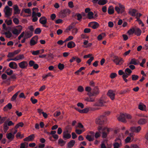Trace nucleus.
Here are the masks:
<instances>
[{
  "label": "nucleus",
  "instance_id": "1",
  "mask_svg": "<svg viewBox=\"0 0 148 148\" xmlns=\"http://www.w3.org/2000/svg\"><path fill=\"white\" fill-rule=\"evenodd\" d=\"M32 21L33 22L37 21L38 20V18L40 17L41 16L40 13L38 12V9L37 8H34L32 9Z\"/></svg>",
  "mask_w": 148,
  "mask_h": 148
},
{
  "label": "nucleus",
  "instance_id": "2",
  "mask_svg": "<svg viewBox=\"0 0 148 148\" xmlns=\"http://www.w3.org/2000/svg\"><path fill=\"white\" fill-rule=\"evenodd\" d=\"M97 129L99 131L101 130L103 131L102 133V137L103 138H106L107 136V134L112 130V129L110 128L106 127H103L101 126H99Z\"/></svg>",
  "mask_w": 148,
  "mask_h": 148
},
{
  "label": "nucleus",
  "instance_id": "3",
  "mask_svg": "<svg viewBox=\"0 0 148 148\" xmlns=\"http://www.w3.org/2000/svg\"><path fill=\"white\" fill-rule=\"evenodd\" d=\"M107 121V119L106 116L104 115H102L97 117L95 120V123L97 125H101L105 123Z\"/></svg>",
  "mask_w": 148,
  "mask_h": 148
},
{
  "label": "nucleus",
  "instance_id": "4",
  "mask_svg": "<svg viewBox=\"0 0 148 148\" xmlns=\"http://www.w3.org/2000/svg\"><path fill=\"white\" fill-rule=\"evenodd\" d=\"M23 29V27L21 25L17 26L12 30V33L14 34L17 36L20 33Z\"/></svg>",
  "mask_w": 148,
  "mask_h": 148
},
{
  "label": "nucleus",
  "instance_id": "5",
  "mask_svg": "<svg viewBox=\"0 0 148 148\" xmlns=\"http://www.w3.org/2000/svg\"><path fill=\"white\" fill-rule=\"evenodd\" d=\"M4 12L5 17L8 18L12 15V8L8 6H6L4 9Z\"/></svg>",
  "mask_w": 148,
  "mask_h": 148
},
{
  "label": "nucleus",
  "instance_id": "6",
  "mask_svg": "<svg viewBox=\"0 0 148 148\" xmlns=\"http://www.w3.org/2000/svg\"><path fill=\"white\" fill-rule=\"evenodd\" d=\"M119 7L116 6L115 8L116 11L118 14H121L125 10V7L123 5L119 3L118 4Z\"/></svg>",
  "mask_w": 148,
  "mask_h": 148
},
{
  "label": "nucleus",
  "instance_id": "7",
  "mask_svg": "<svg viewBox=\"0 0 148 148\" xmlns=\"http://www.w3.org/2000/svg\"><path fill=\"white\" fill-rule=\"evenodd\" d=\"M113 61L116 65H121L124 62V60L122 58L117 56L114 57Z\"/></svg>",
  "mask_w": 148,
  "mask_h": 148
},
{
  "label": "nucleus",
  "instance_id": "8",
  "mask_svg": "<svg viewBox=\"0 0 148 148\" xmlns=\"http://www.w3.org/2000/svg\"><path fill=\"white\" fill-rule=\"evenodd\" d=\"M96 92H93L91 93L90 91L91 90V88L89 86L86 87L85 88V90L86 91L88 92V95L89 96L91 97L95 95L98 94L99 93V91L97 88H96Z\"/></svg>",
  "mask_w": 148,
  "mask_h": 148
},
{
  "label": "nucleus",
  "instance_id": "9",
  "mask_svg": "<svg viewBox=\"0 0 148 148\" xmlns=\"http://www.w3.org/2000/svg\"><path fill=\"white\" fill-rule=\"evenodd\" d=\"M115 142L113 144L114 148H119L122 145L121 138H117L115 140Z\"/></svg>",
  "mask_w": 148,
  "mask_h": 148
},
{
  "label": "nucleus",
  "instance_id": "10",
  "mask_svg": "<svg viewBox=\"0 0 148 148\" xmlns=\"http://www.w3.org/2000/svg\"><path fill=\"white\" fill-rule=\"evenodd\" d=\"M108 96L110 97L112 100H113L114 99V97L115 96V91L110 90H109L107 93Z\"/></svg>",
  "mask_w": 148,
  "mask_h": 148
},
{
  "label": "nucleus",
  "instance_id": "11",
  "mask_svg": "<svg viewBox=\"0 0 148 148\" xmlns=\"http://www.w3.org/2000/svg\"><path fill=\"white\" fill-rule=\"evenodd\" d=\"M88 25L89 27L93 29H95L97 28L99 26V24L95 22H92L89 23Z\"/></svg>",
  "mask_w": 148,
  "mask_h": 148
},
{
  "label": "nucleus",
  "instance_id": "12",
  "mask_svg": "<svg viewBox=\"0 0 148 148\" xmlns=\"http://www.w3.org/2000/svg\"><path fill=\"white\" fill-rule=\"evenodd\" d=\"M18 65L21 68L24 69L27 67L28 63L26 61H23L19 63Z\"/></svg>",
  "mask_w": 148,
  "mask_h": 148
},
{
  "label": "nucleus",
  "instance_id": "13",
  "mask_svg": "<svg viewBox=\"0 0 148 148\" xmlns=\"http://www.w3.org/2000/svg\"><path fill=\"white\" fill-rule=\"evenodd\" d=\"M14 8V14H20L21 10L19 9L17 5H15L13 6Z\"/></svg>",
  "mask_w": 148,
  "mask_h": 148
},
{
  "label": "nucleus",
  "instance_id": "14",
  "mask_svg": "<svg viewBox=\"0 0 148 148\" xmlns=\"http://www.w3.org/2000/svg\"><path fill=\"white\" fill-rule=\"evenodd\" d=\"M141 129L140 126L132 127L130 128V130L133 132L138 133L140 131Z\"/></svg>",
  "mask_w": 148,
  "mask_h": 148
},
{
  "label": "nucleus",
  "instance_id": "15",
  "mask_svg": "<svg viewBox=\"0 0 148 148\" xmlns=\"http://www.w3.org/2000/svg\"><path fill=\"white\" fill-rule=\"evenodd\" d=\"M38 38L37 36H34L31 39L30 42V44L31 46H33L37 42Z\"/></svg>",
  "mask_w": 148,
  "mask_h": 148
},
{
  "label": "nucleus",
  "instance_id": "16",
  "mask_svg": "<svg viewBox=\"0 0 148 148\" xmlns=\"http://www.w3.org/2000/svg\"><path fill=\"white\" fill-rule=\"evenodd\" d=\"M7 138L10 141H12L14 139V136L12 133H7L6 134Z\"/></svg>",
  "mask_w": 148,
  "mask_h": 148
},
{
  "label": "nucleus",
  "instance_id": "17",
  "mask_svg": "<svg viewBox=\"0 0 148 148\" xmlns=\"http://www.w3.org/2000/svg\"><path fill=\"white\" fill-rule=\"evenodd\" d=\"M9 66L12 69H16L18 67V65L16 62H12L9 63Z\"/></svg>",
  "mask_w": 148,
  "mask_h": 148
},
{
  "label": "nucleus",
  "instance_id": "18",
  "mask_svg": "<svg viewBox=\"0 0 148 148\" xmlns=\"http://www.w3.org/2000/svg\"><path fill=\"white\" fill-rule=\"evenodd\" d=\"M137 12V10L135 9H130L128 13L132 16H136V14Z\"/></svg>",
  "mask_w": 148,
  "mask_h": 148
},
{
  "label": "nucleus",
  "instance_id": "19",
  "mask_svg": "<svg viewBox=\"0 0 148 148\" xmlns=\"http://www.w3.org/2000/svg\"><path fill=\"white\" fill-rule=\"evenodd\" d=\"M106 102L103 100H100L98 103L94 104L95 106H102L104 105Z\"/></svg>",
  "mask_w": 148,
  "mask_h": 148
},
{
  "label": "nucleus",
  "instance_id": "20",
  "mask_svg": "<svg viewBox=\"0 0 148 148\" xmlns=\"http://www.w3.org/2000/svg\"><path fill=\"white\" fill-rule=\"evenodd\" d=\"M71 137V135L68 133V131H65L63 132V137L65 139L70 138Z\"/></svg>",
  "mask_w": 148,
  "mask_h": 148
},
{
  "label": "nucleus",
  "instance_id": "21",
  "mask_svg": "<svg viewBox=\"0 0 148 148\" xmlns=\"http://www.w3.org/2000/svg\"><path fill=\"white\" fill-rule=\"evenodd\" d=\"M34 134H32L24 138L23 140L24 141H32L34 139Z\"/></svg>",
  "mask_w": 148,
  "mask_h": 148
},
{
  "label": "nucleus",
  "instance_id": "22",
  "mask_svg": "<svg viewBox=\"0 0 148 148\" xmlns=\"http://www.w3.org/2000/svg\"><path fill=\"white\" fill-rule=\"evenodd\" d=\"M117 119L119 121L124 122H125V114H121L118 116Z\"/></svg>",
  "mask_w": 148,
  "mask_h": 148
},
{
  "label": "nucleus",
  "instance_id": "23",
  "mask_svg": "<svg viewBox=\"0 0 148 148\" xmlns=\"http://www.w3.org/2000/svg\"><path fill=\"white\" fill-rule=\"evenodd\" d=\"M39 22L41 24L45 25L47 23V19L45 16H42L40 18Z\"/></svg>",
  "mask_w": 148,
  "mask_h": 148
},
{
  "label": "nucleus",
  "instance_id": "24",
  "mask_svg": "<svg viewBox=\"0 0 148 148\" xmlns=\"http://www.w3.org/2000/svg\"><path fill=\"white\" fill-rule=\"evenodd\" d=\"M25 58L24 55L23 54L18 55L14 58V61H17L19 60H22Z\"/></svg>",
  "mask_w": 148,
  "mask_h": 148
},
{
  "label": "nucleus",
  "instance_id": "25",
  "mask_svg": "<svg viewBox=\"0 0 148 148\" xmlns=\"http://www.w3.org/2000/svg\"><path fill=\"white\" fill-rule=\"evenodd\" d=\"M76 46L75 43L73 41H71L68 42L67 44V47L71 49L74 47Z\"/></svg>",
  "mask_w": 148,
  "mask_h": 148
},
{
  "label": "nucleus",
  "instance_id": "26",
  "mask_svg": "<svg viewBox=\"0 0 148 148\" xmlns=\"http://www.w3.org/2000/svg\"><path fill=\"white\" fill-rule=\"evenodd\" d=\"M139 63V61L135 58H132L130 60L129 63L130 64H133L135 65L138 64Z\"/></svg>",
  "mask_w": 148,
  "mask_h": 148
},
{
  "label": "nucleus",
  "instance_id": "27",
  "mask_svg": "<svg viewBox=\"0 0 148 148\" xmlns=\"http://www.w3.org/2000/svg\"><path fill=\"white\" fill-rule=\"evenodd\" d=\"M7 38H10L12 36V33L9 31L4 32L3 34Z\"/></svg>",
  "mask_w": 148,
  "mask_h": 148
},
{
  "label": "nucleus",
  "instance_id": "28",
  "mask_svg": "<svg viewBox=\"0 0 148 148\" xmlns=\"http://www.w3.org/2000/svg\"><path fill=\"white\" fill-rule=\"evenodd\" d=\"M108 13L109 14H112L114 13V8L113 6H110L108 9Z\"/></svg>",
  "mask_w": 148,
  "mask_h": 148
},
{
  "label": "nucleus",
  "instance_id": "29",
  "mask_svg": "<svg viewBox=\"0 0 148 148\" xmlns=\"http://www.w3.org/2000/svg\"><path fill=\"white\" fill-rule=\"evenodd\" d=\"M86 138L89 141H93L94 139V136L88 135L86 136Z\"/></svg>",
  "mask_w": 148,
  "mask_h": 148
},
{
  "label": "nucleus",
  "instance_id": "30",
  "mask_svg": "<svg viewBox=\"0 0 148 148\" xmlns=\"http://www.w3.org/2000/svg\"><path fill=\"white\" fill-rule=\"evenodd\" d=\"M12 107V104L10 103H8L7 105L5 106L3 108V110L4 111H7L8 110L10 109Z\"/></svg>",
  "mask_w": 148,
  "mask_h": 148
},
{
  "label": "nucleus",
  "instance_id": "31",
  "mask_svg": "<svg viewBox=\"0 0 148 148\" xmlns=\"http://www.w3.org/2000/svg\"><path fill=\"white\" fill-rule=\"evenodd\" d=\"M88 40H84L83 42L84 45H85V46H84L85 48H87L88 47H90L92 45L91 43H88Z\"/></svg>",
  "mask_w": 148,
  "mask_h": 148
},
{
  "label": "nucleus",
  "instance_id": "32",
  "mask_svg": "<svg viewBox=\"0 0 148 148\" xmlns=\"http://www.w3.org/2000/svg\"><path fill=\"white\" fill-rule=\"evenodd\" d=\"M142 33L141 30L139 28H136L135 29V33L137 36H139Z\"/></svg>",
  "mask_w": 148,
  "mask_h": 148
},
{
  "label": "nucleus",
  "instance_id": "33",
  "mask_svg": "<svg viewBox=\"0 0 148 148\" xmlns=\"http://www.w3.org/2000/svg\"><path fill=\"white\" fill-rule=\"evenodd\" d=\"M50 77L52 78L54 77V76L51 73H49L42 76V77L43 79L46 78L48 77Z\"/></svg>",
  "mask_w": 148,
  "mask_h": 148
},
{
  "label": "nucleus",
  "instance_id": "34",
  "mask_svg": "<svg viewBox=\"0 0 148 148\" xmlns=\"http://www.w3.org/2000/svg\"><path fill=\"white\" fill-rule=\"evenodd\" d=\"M20 92V91L19 90L16 92L12 97L11 99V101H14L18 94Z\"/></svg>",
  "mask_w": 148,
  "mask_h": 148
},
{
  "label": "nucleus",
  "instance_id": "35",
  "mask_svg": "<svg viewBox=\"0 0 148 148\" xmlns=\"http://www.w3.org/2000/svg\"><path fill=\"white\" fill-rule=\"evenodd\" d=\"M108 2L107 0H99L98 4L101 5H105Z\"/></svg>",
  "mask_w": 148,
  "mask_h": 148
},
{
  "label": "nucleus",
  "instance_id": "36",
  "mask_svg": "<svg viewBox=\"0 0 148 148\" xmlns=\"http://www.w3.org/2000/svg\"><path fill=\"white\" fill-rule=\"evenodd\" d=\"M75 141L74 140H71L68 144V147H69L71 148L74 145Z\"/></svg>",
  "mask_w": 148,
  "mask_h": 148
},
{
  "label": "nucleus",
  "instance_id": "37",
  "mask_svg": "<svg viewBox=\"0 0 148 148\" xmlns=\"http://www.w3.org/2000/svg\"><path fill=\"white\" fill-rule=\"evenodd\" d=\"M88 17L89 19L94 18L93 13L92 12H90L88 13Z\"/></svg>",
  "mask_w": 148,
  "mask_h": 148
},
{
  "label": "nucleus",
  "instance_id": "38",
  "mask_svg": "<svg viewBox=\"0 0 148 148\" xmlns=\"http://www.w3.org/2000/svg\"><path fill=\"white\" fill-rule=\"evenodd\" d=\"M65 142L62 139H60L58 141V144L61 146H63L65 144Z\"/></svg>",
  "mask_w": 148,
  "mask_h": 148
},
{
  "label": "nucleus",
  "instance_id": "39",
  "mask_svg": "<svg viewBox=\"0 0 148 148\" xmlns=\"http://www.w3.org/2000/svg\"><path fill=\"white\" fill-rule=\"evenodd\" d=\"M5 72L8 75H11L13 73V71L10 68L7 69Z\"/></svg>",
  "mask_w": 148,
  "mask_h": 148
},
{
  "label": "nucleus",
  "instance_id": "40",
  "mask_svg": "<svg viewBox=\"0 0 148 148\" xmlns=\"http://www.w3.org/2000/svg\"><path fill=\"white\" fill-rule=\"evenodd\" d=\"M5 22L8 26L11 25L12 24V22L11 19H6L5 20Z\"/></svg>",
  "mask_w": 148,
  "mask_h": 148
},
{
  "label": "nucleus",
  "instance_id": "41",
  "mask_svg": "<svg viewBox=\"0 0 148 148\" xmlns=\"http://www.w3.org/2000/svg\"><path fill=\"white\" fill-rule=\"evenodd\" d=\"M8 129L9 127L7 125V122H5L3 125V130L5 133L7 132Z\"/></svg>",
  "mask_w": 148,
  "mask_h": 148
},
{
  "label": "nucleus",
  "instance_id": "42",
  "mask_svg": "<svg viewBox=\"0 0 148 148\" xmlns=\"http://www.w3.org/2000/svg\"><path fill=\"white\" fill-rule=\"evenodd\" d=\"M78 29L76 27H73L71 30L72 34L73 35H75L78 32Z\"/></svg>",
  "mask_w": 148,
  "mask_h": 148
},
{
  "label": "nucleus",
  "instance_id": "43",
  "mask_svg": "<svg viewBox=\"0 0 148 148\" xmlns=\"http://www.w3.org/2000/svg\"><path fill=\"white\" fill-rule=\"evenodd\" d=\"M146 122V120L145 119H141L138 121V123L139 124H145Z\"/></svg>",
  "mask_w": 148,
  "mask_h": 148
},
{
  "label": "nucleus",
  "instance_id": "44",
  "mask_svg": "<svg viewBox=\"0 0 148 148\" xmlns=\"http://www.w3.org/2000/svg\"><path fill=\"white\" fill-rule=\"evenodd\" d=\"M105 34L104 33H102L101 34H99L97 37V39L99 40H102L103 37L105 36Z\"/></svg>",
  "mask_w": 148,
  "mask_h": 148
},
{
  "label": "nucleus",
  "instance_id": "45",
  "mask_svg": "<svg viewBox=\"0 0 148 148\" xmlns=\"http://www.w3.org/2000/svg\"><path fill=\"white\" fill-rule=\"evenodd\" d=\"M146 108V106L143 104H140L138 106V108L141 110H145Z\"/></svg>",
  "mask_w": 148,
  "mask_h": 148
},
{
  "label": "nucleus",
  "instance_id": "46",
  "mask_svg": "<svg viewBox=\"0 0 148 148\" xmlns=\"http://www.w3.org/2000/svg\"><path fill=\"white\" fill-rule=\"evenodd\" d=\"M135 32V29L133 28L130 29L127 32L128 34L130 35L133 34Z\"/></svg>",
  "mask_w": 148,
  "mask_h": 148
},
{
  "label": "nucleus",
  "instance_id": "47",
  "mask_svg": "<svg viewBox=\"0 0 148 148\" xmlns=\"http://www.w3.org/2000/svg\"><path fill=\"white\" fill-rule=\"evenodd\" d=\"M85 129H83L82 130H78V129H76L75 130V132L76 133L78 134H82V133L84 132V131H85Z\"/></svg>",
  "mask_w": 148,
  "mask_h": 148
},
{
  "label": "nucleus",
  "instance_id": "48",
  "mask_svg": "<svg viewBox=\"0 0 148 148\" xmlns=\"http://www.w3.org/2000/svg\"><path fill=\"white\" fill-rule=\"evenodd\" d=\"M15 55L13 52H10L8 53L7 57L9 58H13V57Z\"/></svg>",
  "mask_w": 148,
  "mask_h": 148
},
{
  "label": "nucleus",
  "instance_id": "49",
  "mask_svg": "<svg viewBox=\"0 0 148 148\" xmlns=\"http://www.w3.org/2000/svg\"><path fill=\"white\" fill-rule=\"evenodd\" d=\"M24 125V124L23 123L21 122L17 124L15 127L16 129H17L19 127H22Z\"/></svg>",
  "mask_w": 148,
  "mask_h": 148
},
{
  "label": "nucleus",
  "instance_id": "50",
  "mask_svg": "<svg viewBox=\"0 0 148 148\" xmlns=\"http://www.w3.org/2000/svg\"><path fill=\"white\" fill-rule=\"evenodd\" d=\"M132 71L129 68H127L125 70V73L130 75L132 73Z\"/></svg>",
  "mask_w": 148,
  "mask_h": 148
},
{
  "label": "nucleus",
  "instance_id": "51",
  "mask_svg": "<svg viewBox=\"0 0 148 148\" xmlns=\"http://www.w3.org/2000/svg\"><path fill=\"white\" fill-rule=\"evenodd\" d=\"M13 22L16 25L19 24V19L16 18H14L13 19Z\"/></svg>",
  "mask_w": 148,
  "mask_h": 148
},
{
  "label": "nucleus",
  "instance_id": "52",
  "mask_svg": "<svg viewBox=\"0 0 148 148\" xmlns=\"http://www.w3.org/2000/svg\"><path fill=\"white\" fill-rule=\"evenodd\" d=\"M138 76L135 75H132V80L135 81L137 80L138 78Z\"/></svg>",
  "mask_w": 148,
  "mask_h": 148
},
{
  "label": "nucleus",
  "instance_id": "53",
  "mask_svg": "<svg viewBox=\"0 0 148 148\" xmlns=\"http://www.w3.org/2000/svg\"><path fill=\"white\" fill-rule=\"evenodd\" d=\"M15 87V86H11L9 87L7 89L8 92L9 93L12 91L14 90Z\"/></svg>",
  "mask_w": 148,
  "mask_h": 148
},
{
  "label": "nucleus",
  "instance_id": "54",
  "mask_svg": "<svg viewBox=\"0 0 148 148\" xmlns=\"http://www.w3.org/2000/svg\"><path fill=\"white\" fill-rule=\"evenodd\" d=\"M58 68L60 70H62L64 68V64L59 63L58 65Z\"/></svg>",
  "mask_w": 148,
  "mask_h": 148
},
{
  "label": "nucleus",
  "instance_id": "55",
  "mask_svg": "<svg viewBox=\"0 0 148 148\" xmlns=\"http://www.w3.org/2000/svg\"><path fill=\"white\" fill-rule=\"evenodd\" d=\"M27 143H24L21 144L20 148H27Z\"/></svg>",
  "mask_w": 148,
  "mask_h": 148
},
{
  "label": "nucleus",
  "instance_id": "56",
  "mask_svg": "<svg viewBox=\"0 0 148 148\" xmlns=\"http://www.w3.org/2000/svg\"><path fill=\"white\" fill-rule=\"evenodd\" d=\"M16 136L17 138L19 137L21 138L24 137V135L23 134H21L20 133L18 132Z\"/></svg>",
  "mask_w": 148,
  "mask_h": 148
},
{
  "label": "nucleus",
  "instance_id": "57",
  "mask_svg": "<svg viewBox=\"0 0 148 148\" xmlns=\"http://www.w3.org/2000/svg\"><path fill=\"white\" fill-rule=\"evenodd\" d=\"M41 32V30L40 28H37L35 30V33L36 34H39Z\"/></svg>",
  "mask_w": 148,
  "mask_h": 148
},
{
  "label": "nucleus",
  "instance_id": "58",
  "mask_svg": "<svg viewBox=\"0 0 148 148\" xmlns=\"http://www.w3.org/2000/svg\"><path fill=\"white\" fill-rule=\"evenodd\" d=\"M40 52V51L39 50H36V51H31L32 54L34 55L35 56L38 55L39 53Z\"/></svg>",
  "mask_w": 148,
  "mask_h": 148
},
{
  "label": "nucleus",
  "instance_id": "59",
  "mask_svg": "<svg viewBox=\"0 0 148 148\" xmlns=\"http://www.w3.org/2000/svg\"><path fill=\"white\" fill-rule=\"evenodd\" d=\"M34 97H32L31 98L30 100L33 104H35L37 102V100L36 99H34Z\"/></svg>",
  "mask_w": 148,
  "mask_h": 148
},
{
  "label": "nucleus",
  "instance_id": "60",
  "mask_svg": "<svg viewBox=\"0 0 148 148\" xmlns=\"http://www.w3.org/2000/svg\"><path fill=\"white\" fill-rule=\"evenodd\" d=\"M61 114V112L60 111H57L55 112L53 114V116L55 117H56L59 116Z\"/></svg>",
  "mask_w": 148,
  "mask_h": 148
},
{
  "label": "nucleus",
  "instance_id": "61",
  "mask_svg": "<svg viewBox=\"0 0 148 148\" xmlns=\"http://www.w3.org/2000/svg\"><path fill=\"white\" fill-rule=\"evenodd\" d=\"M24 11L25 13L27 14H31V10L29 8L25 9L24 10Z\"/></svg>",
  "mask_w": 148,
  "mask_h": 148
},
{
  "label": "nucleus",
  "instance_id": "62",
  "mask_svg": "<svg viewBox=\"0 0 148 148\" xmlns=\"http://www.w3.org/2000/svg\"><path fill=\"white\" fill-rule=\"evenodd\" d=\"M94 59V57H91L87 61V63L89 65L91 64V63Z\"/></svg>",
  "mask_w": 148,
  "mask_h": 148
},
{
  "label": "nucleus",
  "instance_id": "63",
  "mask_svg": "<svg viewBox=\"0 0 148 148\" xmlns=\"http://www.w3.org/2000/svg\"><path fill=\"white\" fill-rule=\"evenodd\" d=\"M136 21L138 22L139 24H141L142 26L143 27L144 26V24L142 21L139 18H137Z\"/></svg>",
  "mask_w": 148,
  "mask_h": 148
},
{
  "label": "nucleus",
  "instance_id": "64",
  "mask_svg": "<svg viewBox=\"0 0 148 148\" xmlns=\"http://www.w3.org/2000/svg\"><path fill=\"white\" fill-rule=\"evenodd\" d=\"M73 37L72 36H69L67 38H66L65 40V41H68L69 40H71L73 39Z\"/></svg>",
  "mask_w": 148,
  "mask_h": 148
}]
</instances>
